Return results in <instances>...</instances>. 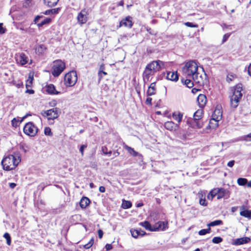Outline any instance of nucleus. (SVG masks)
<instances>
[{"label": "nucleus", "instance_id": "nucleus-1", "mask_svg": "<svg viewBox=\"0 0 251 251\" xmlns=\"http://www.w3.org/2000/svg\"><path fill=\"white\" fill-rule=\"evenodd\" d=\"M21 161L20 153L15 152L13 154H9L1 160V164L4 170L9 171L14 170Z\"/></svg>", "mask_w": 251, "mask_h": 251}, {"label": "nucleus", "instance_id": "nucleus-2", "mask_svg": "<svg viewBox=\"0 0 251 251\" xmlns=\"http://www.w3.org/2000/svg\"><path fill=\"white\" fill-rule=\"evenodd\" d=\"M242 84L239 83L237 84L234 88L233 94L230 98L231 106L234 108H236L242 97Z\"/></svg>", "mask_w": 251, "mask_h": 251}, {"label": "nucleus", "instance_id": "nucleus-3", "mask_svg": "<svg viewBox=\"0 0 251 251\" xmlns=\"http://www.w3.org/2000/svg\"><path fill=\"white\" fill-rule=\"evenodd\" d=\"M198 66L195 61L190 60L186 63L182 68L183 73L188 77H192L198 72Z\"/></svg>", "mask_w": 251, "mask_h": 251}, {"label": "nucleus", "instance_id": "nucleus-4", "mask_svg": "<svg viewBox=\"0 0 251 251\" xmlns=\"http://www.w3.org/2000/svg\"><path fill=\"white\" fill-rule=\"evenodd\" d=\"M202 115V110L199 109L197 110L193 114V119H188L186 121L187 124L190 126L195 127V126L200 128L201 125L199 123L198 121L201 119Z\"/></svg>", "mask_w": 251, "mask_h": 251}, {"label": "nucleus", "instance_id": "nucleus-5", "mask_svg": "<svg viewBox=\"0 0 251 251\" xmlns=\"http://www.w3.org/2000/svg\"><path fill=\"white\" fill-rule=\"evenodd\" d=\"M65 69V63L61 60L53 61L51 74L54 77L58 76Z\"/></svg>", "mask_w": 251, "mask_h": 251}, {"label": "nucleus", "instance_id": "nucleus-6", "mask_svg": "<svg viewBox=\"0 0 251 251\" xmlns=\"http://www.w3.org/2000/svg\"><path fill=\"white\" fill-rule=\"evenodd\" d=\"M77 77L76 72L72 71L66 74L64 76V84L67 87L74 86L77 81Z\"/></svg>", "mask_w": 251, "mask_h": 251}, {"label": "nucleus", "instance_id": "nucleus-7", "mask_svg": "<svg viewBox=\"0 0 251 251\" xmlns=\"http://www.w3.org/2000/svg\"><path fill=\"white\" fill-rule=\"evenodd\" d=\"M24 132L27 135L33 137L37 134L38 129L33 123H27L24 127Z\"/></svg>", "mask_w": 251, "mask_h": 251}, {"label": "nucleus", "instance_id": "nucleus-8", "mask_svg": "<svg viewBox=\"0 0 251 251\" xmlns=\"http://www.w3.org/2000/svg\"><path fill=\"white\" fill-rule=\"evenodd\" d=\"M58 109L57 108L50 109L48 110L42 111L41 113V115L44 117H48V119L54 120L59 116Z\"/></svg>", "mask_w": 251, "mask_h": 251}, {"label": "nucleus", "instance_id": "nucleus-9", "mask_svg": "<svg viewBox=\"0 0 251 251\" xmlns=\"http://www.w3.org/2000/svg\"><path fill=\"white\" fill-rule=\"evenodd\" d=\"M89 14L88 9L86 8H83L78 13L77 20L78 22L81 25L85 24L88 21V15Z\"/></svg>", "mask_w": 251, "mask_h": 251}, {"label": "nucleus", "instance_id": "nucleus-10", "mask_svg": "<svg viewBox=\"0 0 251 251\" xmlns=\"http://www.w3.org/2000/svg\"><path fill=\"white\" fill-rule=\"evenodd\" d=\"M222 114L220 110L216 109L212 115V118L209 122V124L212 125L213 122H215L214 126H211L212 128H215L218 126V122L222 119Z\"/></svg>", "mask_w": 251, "mask_h": 251}, {"label": "nucleus", "instance_id": "nucleus-11", "mask_svg": "<svg viewBox=\"0 0 251 251\" xmlns=\"http://www.w3.org/2000/svg\"><path fill=\"white\" fill-rule=\"evenodd\" d=\"M192 77L196 83L200 85H203L208 82L207 76L205 72L204 76H202L201 75H199V74L197 72Z\"/></svg>", "mask_w": 251, "mask_h": 251}, {"label": "nucleus", "instance_id": "nucleus-12", "mask_svg": "<svg viewBox=\"0 0 251 251\" xmlns=\"http://www.w3.org/2000/svg\"><path fill=\"white\" fill-rule=\"evenodd\" d=\"M163 65V62L160 60L153 61L148 64L146 67L151 70L154 73H155Z\"/></svg>", "mask_w": 251, "mask_h": 251}, {"label": "nucleus", "instance_id": "nucleus-13", "mask_svg": "<svg viewBox=\"0 0 251 251\" xmlns=\"http://www.w3.org/2000/svg\"><path fill=\"white\" fill-rule=\"evenodd\" d=\"M15 59L17 64L21 66H24L28 62V57L23 52L16 54Z\"/></svg>", "mask_w": 251, "mask_h": 251}, {"label": "nucleus", "instance_id": "nucleus-14", "mask_svg": "<svg viewBox=\"0 0 251 251\" xmlns=\"http://www.w3.org/2000/svg\"><path fill=\"white\" fill-rule=\"evenodd\" d=\"M168 228V222L164 221H159L153 226V231L159 230L164 231Z\"/></svg>", "mask_w": 251, "mask_h": 251}, {"label": "nucleus", "instance_id": "nucleus-15", "mask_svg": "<svg viewBox=\"0 0 251 251\" xmlns=\"http://www.w3.org/2000/svg\"><path fill=\"white\" fill-rule=\"evenodd\" d=\"M131 19L132 18L130 16L126 17L125 19L120 21L119 26L121 27L124 26L128 28H131L133 25Z\"/></svg>", "mask_w": 251, "mask_h": 251}, {"label": "nucleus", "instance_id": "nucleus-16", "mask_svg": "<svg viewBox=\"0 0 251 251\" xmlns=\"http://www.w3.org/2000/svg\"><path fill=\"white\" fill-rule=\"evenodd\" d=\"M164 126L165 128L170 131H176L178 129L179 126L176 124L173 121H167L164 123Z\"/></svg>", "mask_w": 251, "mask_h": 251}, {"label": "nucleus", "instance_id": "nucleus-17", "mask_svg": "<svg viewBox=\"0 0 251 251\" xmlns=\"http://www.w3.org/2000/svg\"><path fill=\"white\" fill-rule=\"evenodd\" d=\"M154 74V73L153 72L146 67L143 74V77L144 83H147L149 81L150 76L153 75Z\"/></svg>", "mask_w": 251, "mask_h": 251}, {"label": "nucleus", "instance_id": "nucleus-18", "mask_svg": "<svg viewBox=\"0 0 251 251\" xmlns=\"http://www.w3.org/2000/svg\"><path fill=\"white\" fill-rule=\"evenodd\" d=\"M250 240L251 239L248 237L237 238L233 240L232 244L235 246L241 245L249 242Z\"/></svg>", "mask_w": 251, "mask_h": 251}, {"label": "nucleus", "instance_id": "nucleus-19", "mask_svg": "<svg viewBox=\"0 0 251 251\" xmlns=\"http://www.w3.org/2000/svg\"><path fill=\"white\" fill-rule=\"evenodd\" d=\"M46 91L50 95H58L60 92L56 90L55 86L52 84H50L46 86Z\"/></svg>", "mask_w": 251, "mask_h": 251}, {"label": "nucleus", "instance_id": "nucleus-20", "mask_svg": "<svg viewBox=\"0 0 251 251\" xmlns=\"http://www.w3.org/2000/svg\"><path fill=\"white\" fill-rule=\"evenodd\" d=\"M124 148L129 153H130L131 155H132L134 157L138 156L139 159H142L143 156L142 154H140L136 151H135L134 149L132 148L131 147L125 145L124 146Z\"/></svg>", "mask_w": 251, "mask_h": 251}, {"label": "nucleus", "instance_id": "nucleus-21", "mask_svg": "<svg viewBox=\"0 0 251 251\" xmlns=\"http://www.w3.org/2000/svg\"><path fill=\"white\" fill-rule=\"evenodd\" d=\"M166 78L171 81H177L178 79V75L176 72H168Z\"/></svg>", "mask_w": 251, "mask_h": 251}, {"label": "nucleus", "instance_id": "nucleus-22", "mask_svg": "<svg viewBox=\"0 0 251 251\" xmlns=\"http://www.w3.org/2000/svg\"><path fill=\"white\" fill-rule=\"evenodd\" d=\"M156 82H154L151 83L149 86L147 92V95L148 96H151L154 95L156 93Z\"/></svg>", "mask_w": 251, "mask_h": 251}, {"label": "nucleus", "instance_id": "nucleus-23", "mask_svg": "<svg viewBox=\"0 0 251 251\" xmlns=\"http://www.w3.org/2000/svg\"><path fill=\"white\" fill-rule=\"evenodd\" d=\"M216 191V196L218 199H221L226 196L227 191L223 188H215Z\"/></svg>", "mask_w": 251, "mask_h": 251}, {"label": "nucleus", "instance_id": "nucleus-24", "mask_svg": "<svg viewBox=\"0 0 251 251\" xmlns=\"http://www.w3.org/2000/svg\"><path fill=\"white\" fill-rule=\"evenodd\" d=\"M197 101L200 107H203L206 104V98L204 95L200 94L197 98Z\"/></svg>", "mask_w": 251, "mask_h": 251}, {"label": "nucleus", "instance_id": "nucleus-25", "mask_svg": "<svg viewBox=\"0 0 251 251\" xmlns=\"http://www.w3.org/2000/svg\"><path fill=\"white\" fill-rule=\"evenodd\" d=\"M90 200L85 197H83L79 202V205L82 209L85 208L90 204Z\"/></svg>", "mask_w": 251, "mask_h": 251}, {"label": "nucleus", "instance_id": "nucleus-26", "mask_svg": "<svg viewBox=\"0 0 251 251\" xmlns=\"http://www.w3.org/2000/svg\"><path fill=\"white\" fill-rule=\"evenodd\" d=\"M139 225L149 231H153V230H154V229H153V226H151V224L148 221L141 222Z\"/></svg>", "mask_w": 251, "mask_h": 251}, {"label": "nucleus", "instance_id": "nucleus-27", "mask_svg": "<svg viewBox=\"0 0 251 251\" xmlns=\"http://www.w3.org/2000/svg\"><path fill=\"white\" fill-rule=\"evenodd\" d=\"M104 65L103 64H101L100 66L99 70L98 72V76L99 81H100L103 77V76H102V74H103L104 75H107V73L104 71Z\"/></svg>", "mask_w": 251, "mask_h": 251}, {"label": "nucleus", "instance_id": "nucleus-28", "mask_svg": "<svg viewBox=\"0 0 251 251\" xmlns=\"http://www.w3.org/2000/svg\"><path fill=\"white\" fill-rule=\"evenodd\" d=\"M59 0H44V2L45 5L49 7H52L55 6Z\"/></svg>", "mask_w": 251, "mask_h": 251}, {"label": "nucleus", "instance_id": "nucleus-29", "mask_svg": "<svg viewBox=\"0 0 251 251\" xmlns=\"http://www.w3.org/2000/svg\"><path fill=\"white\" fill-rule=\"evenodd\" d=\"M240 214L241 216H242L243 217L247 218L249 219H251V210L244 209L243 210L240 211Z\"/></svg>", "mask_w": 251, "mask_h": 251}, {"label": "nucleus", "instance_id": "nucleus-30", "mask_svg": "<svg viewBox=\"0 0 251 251\" xmlns=\"http://www.w3.org/2000/svg\"><path fill=\"white\" fill-rule=\"evenodd\" d=\"M181 81L182 83L188 88H191L194 86L193 81L189 79H184V78H181Z\"/></svg>", "mask_w": 251, "mask_h": 251}, {"label": "nucleus", "instance_id": "nucleus-31", "mask_svg": "<svg viewBox=\"0 0 251 251\" xmlns=\"http://www.w3.org/2000/svg\"><path fill=\"white\" fill-rule=\"evenodd\" d=\"M172 117L174 120L177 121L179 123L182 121L183 114L179 112L178 113L174 112L172 114Z\"/></svg>", "mask_w": 251, "mask_h": 251}, {"label": "nucleus", "instance_id": "nucleus-32", "mask_svg": "<svg viewBox=\"0 0 251 251\" xmlns=\"http://www.w3.org/2000/svg\"><path fill=\"white\" fill-rule=\"evenodd\" d=\"M46 50V47L43 44L38 45L36 48V52L38 54H42Z\"/></svg>", "mask_w": 251, "mask_h": 251}, {"label": "nucleus", "instance_id": "nucleus-33", "mask_svg": "<svg viewBox=\"0 0 251 251\" xmlns=\"http://www.w3.org/2000/svg\"><path fill=\"white\" fill-rule=\"evenodd\" d=\"M223 222L221 220H216L215 221H212L209 223H208L207 226L210 227V226H214L219 225H223Z\"/></svg>", "mask_w": 251, "mask_h": 251}, {"label": "nucleus", "instance_id": "nucleus-34", "mask_svg": "<svg viewBox=\"0 0 251 251\" xmlns=\"http://www.w3.org/2000/svg\"><path fill=\"white\" fill-rule=\"evenodd\" d=\"M237 182L240 186H247L248 179L246 178L240 177L238 178Z\"/></svg>", "mask_w": 251, "mask_h": 251}, {"label": "nucleus", "instance_id": "nucleus-35", "mask_svg": "<svg viewBox=\"0 0 251 251\" xmlns=\"http://www.w3.org/2000/svg\"><path fill=\"white\" fill-rule=\"evenodd\" d=\"M51 22V19L50 18H45L40 23L37 24V26L39 27H41L45 25L48 24Z\"/></svg>", "mask_w": 251, "mask_h": 251}, {"label": "nucleus", "instance_id": "nucleus-36", "mask_svg": "<svg viewBox=\"0 0 251 251\" xmlns=\"http://www.w3.org/2000/svg\"><path fill=\"white\" fill-rule=\"evenodd\" d=\"M132 206V203L130 201L123 200L122 203V207L124 209H128Z\"/></svg>", "mask_w": 251, "mask_h": 251}, {"label": "nucleus", "instance_id": "nucleus-37", "mask_svg": "<svg viewBox=\"0 0 251 251\" xmlns=\"http://www.w3.org/2000/svg\"><path fill=\"white\" fill-rule=\"evenodd\" d=\"M241 114L244 116H248L251 114V109L245 107H243L241 110Z\"/></svg>", "mask_w": 251, "mask_h": 251}, {"label": "nucleus", "instance_id": "nucleus-38", "mask_svg": "<svg viewBox=\"0 0 251 251\" xmlns=\"http://www.w3.org/2000/svg\"><path fill=\"white\" fill-rule=\"evenodd\" d=\"M3 236L6 240L7 244L10 246L11 244V238L10 234L8 232H5Z\"/></svg>", "mask_w": 251, "mask_h": 251}, {"label": "nucleus", "instance_id": "nucleus-39", "mask_svg": "<svg viewBox=\"0 0 251 251\" xmlns=\"http://www.w3.org/2000/svg\"><path fill=\"white\" fill-rule=\"evenodd\" d=\"M216 189H214L213 190H212L209 194L207 196V198L209 199V200H212L213 198L215 196H216Z\"/></svg>", "mask_w": 251, "mask_h": 251}, {"label": "nucleus", "instance_id": "nucleus-40", "mask_svg": "<svg viewBox=\"0 0 251 251\" xmlns=\"http://www.w3.org/2000/svg\"><path fill=\"white\" fill-rule=\"evenodd\" d=\"M210 231H211L210 227H208L207 229H202L200 230L199 231V234L200 235H204L206 234L207 233H210Z\"/></svg>", "mask_w": 251, "mask_h": 251}, {"label": "nucleus", "instance_id": "nucleus-41", "mask_svg": "<svg viewBox=\"0 0 251 251\" xmlns=\"http://www.w3.org/2000/svg\"><path fill=\"white\" fill-rule=\"evenodd\" d=\"M236 77V75L233 74H228L226 76V81L228 83L232 81L233 79Z\"/></svg>", "mask_w": 251, "mask_h": 251}, {"label": "nucleus", "instance_id": "nucleus-42", "mask_svg": "<svg viewBox=\"0 0 251 251\" xmlns=\"http://www.w3.org/2000/svg\"><path fill=\"white\" fill-rule=\"evenodd\" d=\"M223 238L221 237H214L212 239V242L214 244H219L223 241Z\"/></svg>", "mask_w": 251, "mask_h": 251}, {"label": "nucleus", "instance_id": "nucleus-43", "mask_svg": "<svg viewBox=\"0 0 251 251\" xmlns=\"http://www.w3.org/2000/svg\"><path fill=\"white\" fill-rule=\"evenodd\" d=\"M44 133L47 136H52V132L51 130L49 127H46L44 129Z\"/></svg>", "mask_w": 251, "mask_h": 251}, {"label": "nucleus", "instance_id": "nucleus-44", "mask_svg": "<svg viewBox=\"0 0 251 251\" xmlns=\"http://www.w3.org/2000/svg\"><path fill=\"white\" fill-rule=\"evenodd\" d=\"M60 10V8H56L51 9L50 10H47L45 12V14L47 15V12H51V13L52 14H57L59 13Z\"/></svg>", "mask_w": 251, "mask_h": 251}, {"label": "nucleus", "instance_id": "nucleus-45", "mask_svg": "<svg viewBox=\"0 0 251 251\" xmlns=\"http://www.w3.org/2000/svg\"><path fill=\"white\" fill-rule=\"evenodd\" d=\"M102 151L104 154L109 155V156L112 154V152L111 151H108L107 148L104 146L102 147Z\"/></svg>", "mask_w": 251, "mask_h": 251}, {"label": "nucleus", "instance_id": "nucleus-46", "mask_svg": "<svg viewBox=\"0 0 251 251\" xmlns=\"http://www.w3.org/2000/svg\"><path fill=\"white\" fill-rule=\"evenodd\" d=\"M184 25L188 26V27H198V25H197V24H195L193 23H191V22H185L184 23Z\"/></svg>", "mask_w": 251, "mask_h": 251}, {"label": "nucleus", "instance_id": "nucleus-47", "mask_svg": "<svg viewBox=\"0 0 251 251\" xmlns=\"http://www.w3.org/2000/svg\"><path fill=\"white\" fill-rule=\"evenodd\" d=\"M130 232H131L132 236L133 238H137L139 237L138 233V231L136 230V229H134V230L131 229L130 230Z\"/></svg>", "mask_w": 251, "mask_h": 251}, {"label": "nucleus", "instance_id": "nucleus-48", "mask_svg": "<svg viewBox=\"0 0 251 251\" xmlns=\"http://www.w3.org/2000/svg\"><path fill=\"white\" fill-rule=\"evenodd\" d=\"M12 125L13 126L17 127L19 124H20V121L17 120L16 118H14L12 121Z\"/></svg>", "mask_w": 251, "mask_h": 251}, {"label": "nucleus", "instance_id": "nucleus-49", "mask_svg": "<svg viewBox=\"0 0 251 251\" xmlns=\"http://www.w3.org/2000/svg\"><path fill=\"white\" fill-rule=\"evenodd\" d=\"M230 35V33H226L224 35L223 39H222V44H224V43H225L228 40Z\"/></svg>", "mask_w": 251, "mask_h": 251}, {"label": "nucleus", "instance_id": "nucleus-50", "mask_svg": "<svg viewBox=\"0 0 251 251\" xmlns=\"http://www.w3.org/2000/svg\"><path fill=\"white\" fill-rule=\"evenodd\" d=\"M136 230L138 231L139 237V236L142 237L144 235H145V234H146V232L144 231V230H142L141 229H137Z\"/></svg>", "mask_w": 251, "mask_h": 251}, {"label": "nucleus", "instance_id": "nucleus-51", "mask_svg": "<svg viewBox=\"0 0 251 251\" xmlns=\"http://www.w3.org/2000/svg\"><path fill=\"white\" fill-rule=\"evenodd\" d=\"M87 145H82L79 148V151L81 152L82 155H83L84 150L87 148Z\"/></svg>", "mask_w": 251, "mask_h": 251}, {"label": "nucleus", "instance_id": "nucleus-52", "mask_svg": "<svg viewBox=\"0 0 251 251\" xmlns=\"http://www.w3.org/2000/svg\"><path fill=\"white\" fill-rule=\"evenodd\" d=\"M43 16H40V15H37L36 16L35 18H34V20L33 21V22L35 24H38V21H39V20L43 18Z\"/></svg>", "mask_w": 251, "mask_h": 251}, {"label": "nucleus", "instance_id": "nucleus-53", "mask_svg": "<svg viewBox=\"0 0 251 251\" xmlns=\"http://www.w3.org/2000/svg\"><path fill=\"white\" fill-rule=\"evenodd\" d=\"M200 204L203 206H206L207 202H206V200L205 199L201 198L200 199L199 201Z\"/></svg>", "mask_w": 251, "mask_h": 251}, {"label": "nucleus", "instance_id": "nucleus-54", "mask_svg": "<svg viewBox=\"0 0 251 251\" xmlns=\"http://www.w3.org/2000/svg\"><path fill=\"white\" fill-rule=\"evenodd\" d=\"M151 101L152 99L151 98L148 97L146 100L145 103L148 105L151 106L152 104Z\"/></svg>", "mask_w": 251, "mask_h": 251}, {"label": "nucleus", "instance_id": "nucleus-55", "mask_svg": "<svg viewBox=\"0 0 251 251\" xmlns=\"http://www.w3.org/2000/svg\"><path fill=\"white\" fill-rule=\"evenodd\" d=\"M32 79H33V77H32V78L30 80H27L26 83V85H25V86H26V88L31 86V85L32 84Z\"/></svg>", "mask_w": 251, "mask_h": 251}, {"label": "nucleus", "instance_id": "nucleus-56", "mask_svg": "<svg viewBox=\"0 0 251 251\" xmlns=\"http://www.w3.org/2000/svg\"><path fill=\"white\" fill-rule=\"evenodd\" d=\"M5 32V29L3 27V24L0 23V34H3Z\"/></svg>", "mask_w": 251, "mask_h": 251}, {"label": "nucleus", "instance_id": "nucleus-57", "mask_svg": "<svg viewBox=\"0 0 251 251\" xmlns=\"http://www.w3.org/2000/svg\"><path fill=\"white\" fill-rule=\"evenodd\" d=\"M105 248L106 249V251H110V250L112 249V246L111 244H106V245L105 246Z\"/></svg>", "mask_w": 251, "mask_h": 251}, {"label": "nucleus", "instance_id": "nucleus-58", "mask_svg": "<svg viewBox=\"0 0 251 251\" xmlns=\"http://www.w3.org/2000/svg\"><path fill=\"white\" fill-rule=\"evenodd\" d=\"M234 164H235V161L233 160H231V161H229L227 163V165L229 167H232L234 166Z\"/></svg>", "mask_w": 251, "mask_h": 251}, {"label": "nucleus", "instance_id": "nucleus-59", "mask_svg": "<svg viewBox=\"0 0 251 251\" xmlns=\"http://www.w3.org/2000/svg\"><path fill=\"white\" fill-rule=\"evenodd\" d=\"M245 140L247 141H251V133L246 136Z\"/></svg>", "mask_w": 251, "mask_h": 251}, {"label": "nucleus", "instance_id": "nucleus-60", "mask_svg": "<svg viewBox=\"0 0 251 251\" xmlns=\"http://www.w3.org/2000/svg\"><path fill=\"white\" fill-rule=\"evenodd\" d=\"M98 236L100 238H101L102 237L103 232L102 230L99 229L98 231Z\"/></svg>", "mask_w": 251, "mask_h": 251}, {"label": "nucleus", "instance_id": "nucleus-61", "mask_svg": "<svg viewBox=\"0 0 251 251\" xmlns=\"http://www.w3.org/2000/svg\"><path fill=\"white\" fill-rule=\"evenodd\" d=\"M99 191L101 193H104L105 191V188L104 186H101L99 187Z\"/></svg>", "mask_w": 251, "mask_h": 251}, {"label": "nucleus", "instance_id": "nucleus-62", "mask_svg": "<svg viewBox=\"0 0 251 251\" xmlns=\"http://www.w3.org/2000/svg\"><path fill=\"white\" fill-rule=\"evenodd\" d=\"M26 93H28L29 94H33L34 93V91L32 89H27L25 91Z\"/></svg>", "mask_w": 251, "mask_h": 251}, {"label": "nucleus", "instance_id": "nucleus-63", "mask_svg": "<svg viewBox=\"0 0 251 251\" xmlns=\"http://www.w3.org/2000/svg\"><path fill=\"white\" fill-rule=\"evenodd\" d=\"M83 247L85 249H88L91 247V245H90L88 243L87 244H86L83 246Z\"/></svg>", "mask_w": 251, "mask_h": 251}, {"label": "nucleus", "instance_id": "nucleus-64", "mask_svg": "<svg viewBox=\"0 0 251 251\" xmlns=\"http://www.w3.org/2000/svg\"><path fill=\"white\" fill-rule=\"evenodd\" d=\"M248 74L249 75L251 76V63L250 64L249 67H248Z\"/></svg>", "mask_w": 251, "mask_h": 251}]
</instances>
